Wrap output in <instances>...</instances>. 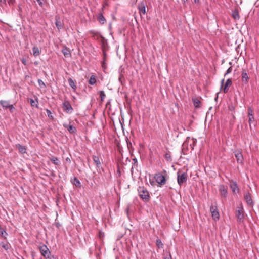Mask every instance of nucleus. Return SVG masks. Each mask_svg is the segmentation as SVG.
<instances>
[{
  "mask_svg": "<svg viewBox=\"0 0 259 259\" xmlns=\"http://www.w3.org/2000/svg\"><path fill=\"white\" fill-rule=\"evenodd\" d=\"M138 9L140 13H142L143 15H145L146 14L145 4L144 3H141L138 6Z\"/></svg>",
  "mask_w": 259,
  "mask_h": 259,
  "instance_id": "dca6fc26",
  "label": "nucleus"
},
{
  "mask_svg": "<svg viewBox=\"0 0 259 259\" xmlns=\"http://www.w3.org/2000/svg\"><path fill=\"white\" fill-rule=\"evenodd\" d=\"M37 101H34L33 99L30 100V104H31V106H32V107L36 106L37 107Z\"/></svg>",
  "mask_w": 259,
  "mask_h": 259,
  "instance_id": "473e14b6",
  "label": "nucleus"
},
{
  "mask_svg": "<svg viewBox=\"0 0 259 259\" xmlns=\"http://www.w3.org/2000/svg\"><path fill=\"white\" fill-rule=\"evenodd\" d=\"M219 191L221 194V195L224 197H226L228 195V191L226 186L223 185L219 186Z\"/></svg>",
  "mask_w": 259,
  "mask_h": 259,
  "instance_id": "1a4fd4ad",
  "label": "nucleus"
},
{
  "mask_svg": "<svg viewBox=\"0 0 259 259\" xmlns=\"http://www.w3.org/2000/svg\"><path fill=\"white\" fill-rule=\"evenodd\" d=\"M0 235L5 238H6V236L7 235V233L5 230L1 227H0Z\"/></svg>",
  "mask_w": 259,
  "mask_h": 259,
  "instance_id": "bb28decb",
  "label": "nucleus"
},
{
  "mask_svg": "<svg viewBox=\"0 0 259 259\" xmlns=\"http://www.w3.org/2000/svg\"><path fill=\"white\" fill-rule=\"evenodd\" d=\"M47 112L48 113L49 112V110L47 109Z\"/></svg>",
  "mask_w": 259,
  "mask_h": 259,
  "instance_id": "09e8293b",
  "label": "nucleus"
},
{
  "mask_svg": "<svg viewBox=\"0 0 259 259\" xmlns=\"http://www.w3.org/2000/svg\"><path fill=\"white\" fill-rule=\"evenodd\" d=\"M62 107L63 109V110L66 112L67 113H71L73 111V109L71 105L69 103V102L67 100H65L62 104Z\"/></svg>",
  "mask_w": 259,
  "mask_h": 259,
  "instance_id": "423d86ee",
  "label": "nucleus"
},
{
  "mask_svg": "<svg viewBox=\"0 0 259 259\" xmlns=\"http://www.w3.org/2000/svg\"><path fill=\"white\" fill-rule=\"evenodd\" d=\"M235 157L236 158L237 162L242 163L243 162V158L241 152H240L239 151H235Z\"/></svg>",
  "mask_w": 259,
  "mask_h": 259,
  "instance_id": "ddd939ff",
  "label": "nucleus"
},
{
  "mask_svg": "<svg viewBox=\"0 0 259 259\" xmlns=\"http://www.w3.org/2000/svg\"><path fill=\"white\" fill-rule=\"evenodd\" d=\"M156 245L159 248H162L163 246V243H162L161 241L159 239L156 240Z\"/></svg>",
  "mask_w": 259,
  "mask_h": 259,
  "instance_id": "7c9ffc66",
  "label": "nucleus"
},
{
  "mask_svg": "<svg viewBox=\"0 0 259 259\" xmlns=\"http://www.w3.org/2000/svg\"><path fill=\"white\" fill-rule=\"evenodd\" d=\"M16 147L18 149L19 152L21 153L24 154L26 153V148L25 146L21 144H17L16 145Z\"/></svg>",
  "mask_w": 259,
  "mask_h": 259,
  "instance_id": "f3484780",
  "label": "nucleus"
},
{
  "mask_svg": "<svg viewBox=\"0 0 259 259\" xmlns=\"http://www.w3.org/2000/svg\"><path fill=\"white\" fill-rule=\"evenodd\" d=\"M73 183L77 187H81L80 182L79 180L76 177L74 178Z\"/></svg>",
  "mask_w": 259,
  "mask_h": 259,
  "instance_id": "a878e982",
  "label": "nucleus"
},
{
  "mask_svg": "<svg viewBox=\"0 0 259 259\" xmlns=\"http://www.w3.org/2000/svg\"><path fill=\"white\" fill-rule=\"evenodd\" d=\"M166 259H171V256H170V257H169L168 258H166Z\"/></svg>",
  "mask_w": 259,
  "mask_h": 259,
  "instance_id": "de8ad7c7",
  "label": "nucleus"
},
{
  "mask_svg": "<svg viewBox=\"0 0 259 259\" xmlns=\"http://www.w3.org/2000/svg\"><path fill=\"white\" fill-rule=\"evenodd\" d=\"M248 117H249L248 122H249V124H250L254 121V116L251 115Z\"/></svg>",
  "mask_w": 259,
  "mask_h": 259,
  "instance_id": "72a5a7b5",
  "label": "nucleus"
},
{
  "mask_svg": "<svg viewBox=\"0 0 259 259\" xmlns=\"http://www.w3.org/2000/svg\"><path fill=\"white\" fill-rule=\"evenodd\" d=\"M164 157L167 161H171V157L169 153H166L164 155Z\"/></svg>",
  "mask_w": 259,
  "mask_h": 259,
  "instance_id": "2f4dec72",
  "label": "nucleus"
},
{
  "mask_svg": "<svg viewBox=\"0 0 259 259\" xmlns=\"http://www.w3.org/2000/svg\"><path fill=\"white\" fill-rule=\"evenodd\" d=\"M100 96L101 98V101L103 102L105 98V96H106L105 94L104 91H100Z\"/></svg>",
  "mask_w": 259,
  "mask_h": 259,
  "instance_id": "c756f323",
  "label": "nucleus"
},
{
  "mask_svg": "<svg viewBox=\"0 0 259 259\" xmlns=\"http://www.w3.org/2000/svg\"><path fill=\"white\" fill-rule=\"evenodd\" d=\"M156 182L160 186L164 185L166 183L165 176L160 172L155 174L154 176Z\"/></svg>",
  "mask_w": 259,
  "mask_h": 259,
  "instance_id": "7ed1b4c3",
  "label": "nucleus"
},
{
  "mask_svg": "<svg viewBox=\"0 0 259 259\" xmlns=\"http://www.w3.org/2000/svg\"><path fill=\"white\" fill-rule=\"evenodd\" d=\"M39 249H40V252L41 253V254L44 257H46L47 256V257H48V248L47 246L46 245L43 244L42 245H40Z\"/></svg>",
  "mask_w": 259,
  "mask_h": 259,
  "instance_id": "9d476101",
  "label": "nucleus"
},
{
  "mask_svg": "<svg viewBox=\"0 0 259 259\" xmlns=\"http://www.w3.org/2000/svg\"><path fill=\"white\" fill-rule=\"evenodd\" d=\"M55 23H56V25L57 27V28H58V29H60V28H62V23L60 21L58 20L57 19H56Z\"/></svg>",
  "mask_w": 259,
  "mask_h": 259,
  "instance_id": "c85d7f7f",
  "label": "nucleus"
},
{
  "mask_svg": "<svg viewBox=\"0 0 259 259\" xmlns=\"http://www.w3.org/2000/svg\"><path fill=\"white\" fill-rule=\"evenodd\" d=\"M92 158L94 162L97 167H99L101 165V163L100 162L99 157L98 156L93 155Z\"/></svg>",
  "mask_w": 259,
  "mask_h": 259,
  "instance_id": "2eb2a0df",
  "label": "nucleus"
},
{
  "mask_svg": "<svg viewBox=\"0 0 259 259\" xmlns=\"http://www.w3.org/2000/svg\"><path fill=\"white\" fill-rule=\"evenodd\" d=\"M232 16L235 20L239 19V15L237 10L235 9L232 13Z\"/></svg>",
  "mask_w": 259,
  "mask_h": 259,
  "instance_id": "5701e85b",
  "label": "nucleus"
},
{
  "mask_svg": "<svg viewBox=\"0 0 259 259\" xmlns=\"http://www.w3.org/2000/svg\"><path fill=\"white\" fill-rule=\"evenodd\" d=\"M1 2H5V0H0Z\"/></svg>",
  "mask_w": 259,
  "mask_h": 259,
  "instance_id": "49530a36",
  "label": "nucleus"
},
{
  "mask_svg": "<svg viewBox=\"0 0 259 259\" xmlns=\"http://www.w3.org/2000/svg\"><path fill=\"white\" fill-rule=\"evenodd\" d=\"M38 83H39V85L41 87L42 86H45V84L44 83V82L40 80H38Z\"/></svg>",
  "mask_w": 259,
  "mask_h": 259,
  "instance_id": "a19ab883",
  "label": "nucleus"
},
{
  "mask_svg": "<svg viewBox=\"0 0 259 259\" xmlns=\"http://www.w3.org/2000/svg\"><path fill=\"white\" fill-rule=\"evenodd\" d=\"M244 199L246 201L247 205L251 206L253 204V200L249 193H248L245 195Z\"/></svg>",
  "mask_w": 259,
  "mask_h": 259,
  "instance_id": "9b49d317",
  "label": "nucleus"
},
{
  "mask_svg": "<svg viewBox=\"0 0 259 259\" xmlns=\"http://www.w3.org/2000/svg\"><path fill=\"white\" fill-rule=\"evenodd\" d=\"M11 112H12L13 109H14V107L13 105H9L8 108Z\"/></svg>",
  "mask_w": 259,
  "mask_h": 259,
  "instance_id": "4c0bfd02",
  "label": "nucleus"
},
{
  "mask_svg": "<svg viewBox=\"0 0 259 259\" xmlns=\"http://www.w3.org/2000/svg\"><path fill=\"white\" fill-rule=\"evenodd\" d=\"M68 81L69 85L74 90V91H75L76 89V85L73 80L71 78H69L68 79Z\"/></svg>",
  "mask_w": 259,
  "mask_h": 259,
  "instance_id": "6ab92c4d",
  "label": "nucleus"
},
{
  "mask_svg": "<svg viewBox=\"0 0 259 259\" xmlns=\"http://www.w3.org/2000/svg\"><path fill=\"white\" fill-rule=\"evenodd\" d=\"M230 187L233 194H236L239 192V189L236 182L232 181V183L230 184Z\"/></svg>",
  "mask_w": 259,
  "mask_h": 259,
  "instance_id": "0eeeda50",
  "label": "nucleus"
},
{
  "mask_svg": "<svg viewBox=\"0 0 259 259\" xmlns=\"http://www.w3.org/2000/svg\"><path fill=\"white\" fill-rule=\"evenodd\" d=\"M51 160L56 165H58L60 164V161L57 158L55 157H53L51 158Z\"/></svg>",
  "mask_w": 259,
  "mask_h": 259,
  "instance_id": "cd10ccee",
  "label": "nucleus"
},
{
  "mask_svg": "<svg viewBox=\"0 0 259 259\" xmlns=\"http://www.w3.org/2000/svg\"><path fill=\"white\" fill-rule=\"evenodd\" d=\"M97 81L96 76L92 75L89 80V83L91 85H94L96 84Z\"/></svg>",
  "mask_w": 259,
  "mask_h": 259,
  "instance_id": "aec40b11",
  "label": "nucleus"
},
{
  "mask_svg": "<svg viewBox=\"0 0 259 259\" xmlns=\"http://www.w3.org/2000/svg\"><path fill=\"white\" fill-rule=\"evenodd\" d=\"M15 0H8V3L11 5V4H14L15 3Z\"/></svg>",
  "mask_w": 259,
  "mask_h": 259,
  "instance_id": "ea45409f",
  "label": "nucleus"
},
{
  "mask_svg": "<svg viewBox=\"0 0 259 259\" xmlns=\"http://www.w3.org/2000/svg\"><path fill=\"white\" fill-rule=\"evenodd\" d=\"M3 247L5 249H8V245H4L3 246Z\"/></svg>",
  "mask_w": 259,
  "mask_h": 259,
  "instance_id": "37998d69",
  "label": "nucleus"
},
{
  "mask_svg": "<svg viewBox=\"0 0 259 259\" xmlns=\"http://www.w3.org/2000/svg\"><path fill=\"white\" fill-rule=\"evenodd\" d=\"M104 235H104V232H102V231H100V232H99V237L100 238H103V237H104Z\"/></svg>",
  "mask_w": 259,
  "mask_h": 259,
  "instance_id": "c9c22d12",
  "label": "nucleus"
},
{
  "mask_svg": "<svg viewBox=\"0 0 259 259\" xmlns=\"http://www.w3.org/2000/svg\"><path fill=\"white\" fill-rule=\"evenodd\" d=\"M232 82L231 79L229 78L226 81L224 87V92L226 93L228 92L229 87L232 85Z\"/></svg>",
  "mask_w": 259,
  "mask_h": 259,
  "instance_id": "f8f14e48",
  "label": "nucleus"
},
{
  "mask_svg": "<svg viewBox=\"0 0 259 259\" xmlns=\"http://www.w3.org/2000/svg\"><path fill=\"white\" fill-rule=\"evenodd\" d=\"M33 51V55L34 56H37L40 54V51L38 48L34 47L32 49Z\"/></svg>",
  "mask_w": 259,
  "mask_h": 259,
  "instance_id": "b1692460",
  "label": "nucleus"
},
{
  "mask_svg": "<svg viewBox=\"0 0 259 259\" xmlns=\"http://www.w3.org/2000/svg\"><path fill=\"white\" fill-rule=\"evenodd\" d=\"M224 82V79H223L221 80V84H222V85H223Z\"/></svg>",
  "mask_w": 259,
  "mask_h": 259,
  "instance_id": "c03bdc74",
  "label": "nucleus"
},
{
  "mask_svg": "<svg viewBox=\"0 0 259 259\" xmlns=\"http://www.w3.org/2000/svg\"><path fill=\"white\" fill-rule=\"evenodd\" d=\"M193 104H194V106H195V107L198 108L200 107V101L198 99H197V98L193 99Z\"/></svg>",
  "mask_w": 259,
  "mask_h": 259,
  "instance_id": "393cba45",
  "label": "nucleus"
},
{
  "mask_svg": "<svg viewBox=\"0 0 259 259\" xmlns=\"http://www.w3.org/2000/svg\"><path fill=\"white\" fill-rule=\"evenodd\" d=\"M248 116H251V115H253V111L250 107H249L248 109Z\"/></svg>",
  "mask_w": 259,
  "mask_h": 259,
  "instance_id": "f704fd0d",
  "label": "nucleus"
},
{
  "mask_svg": "<svg viewBox=\"0 0 259 259\" xmlns=\"http://www.w3.org/2000/svg\"><path fill=\"white\" fill-rule=\"evenodd\" d=\"M62 52L65 57H68L71 56L69 50L66 47L62 49Z\"/></svg>",
  "mask_w": 259,
  "mask_h": 259,
  "instance_id": "a211bd4d",
  "label": "nucleus"
},
{
  "mask_svg": "<svg viewBox=\"0 0 259 259\" xmlns=\"http://www.w3.org/2000/svg\"><path fill=\"white\" fill-rule=\"evenodd\" d=\"M241 79L243 82L246 84L249 80V76L245 69H243L241 71Z\"/></svg>",
  "mask_w": 259,
  "mask_h": 259,
  "instance_id": "6e6552de",
  "label": "nucleus"
},
{
  "mask_svg": "<svg viewBox=\"0 0 259 259\" xmlns=\"http://www.w3.org/2000/svg\"><path fill=\"white\" fill-rule=\"evenodd\" d=\"M195 3H198L199 2V0H194Z\"/></svg>",
  "mask_w": 259,
  "mask_h": 259,
  "instance_id": "a18cd8bd",
  "label": "nucleus"
},
{
  "mask_svg": "<svg viewBox=\"0 0 259 259\" xmlns=\"http://www.w3.org/2000/svg\"><path fill=\"white\" fill-rule=\"evenodd\" d=\"M187 179V174L185 172L181 174L179 171L177 172V181L179 185H182L184 183L186 182Z\"/></svg>",
  "mask_w": 259,
  "mask_h": 259,
  "instance_id": "20e7f679",
  "label": "nucleus"
},
{
  "mask_svg": "<svg viewBox=\"0 0 259 259\" xmlns=\"http://www.w3.org/2000/svg\"><path fill=\"white\" fill-rule=\"evenodd\" d=\"M212 219L215 220H218L220 218V214L218 211L217 206L211 205L210 208Z\"/></svg>",
  "mask_w": 259,
  "mask_h": 259,
  "instance_id": "39448f33",
  "label": "nucleus"
},
{
  "mask_svg": "<svg viewBox=\"0 0 259 259\" xmlns=\"http://www.w3.org/2000/svg\"><path fill=\"white\" fill-rule=\"evenodd\" d=\"M21 61H22V63H23L24 65H26L27 64V60H26V59H25V58H22V59H21Z\"/></svg>",
  "mask_w": 259,
  "mask_h": 259,
  "instance_id": "58836bf2",
  "label": "nucleus"
},
{
  "mask_svg": "<svg viewBox=\"0 0 259 259\" xmlns=\"http://www.w3.org/2000/svg\"><path fill=\"white\" fill-rule=\"evenodd\" d=\"M98 19L99 21L102 24H103L106 22V19L104 17L103 15L101 13L99 14Z\"/></svg>",
  "mask_w": 259,
  "mask_h": 259,
  "instance_id": "4be33fe9",
  "label": "nucleus"
},
{
  "mask_svg": "<svg viewBox=\"0 0 259 259\" xmlns=\"http://www.w3.org/2000/svg\"><path fill=\"white\" fill-rule=\"evenodd\" d=\"M138 192L139 197L143 201L147 202L150 199V194L147 188L144 186H139L138 188Z\"/></svg>",
  "mask_w": 259,
  "mask_h": 259,
  "instance_id": "f03ea898",
  "label": "nucleus"
},
{
  "mask_svg": "<svg viewBox=\"0 0 259 259\" xmlns=\"http://www.w3.org/2000/svg\"><path fill=\"white\" fill-rule=\"evenodd\" d=\"M0 104L2 107L5 109H7L10 105L8 101L5 100H1Z\"/></svg>",
  "mask_w": 259,
  "mask_h": 259,
  "instance_id": "412c9836",
  "label": "nucleus"
},
{
  "mask_svg": "<svg viewBox=\"0 0 259 259\" xmlns=\"http://www.w3.org/2000/svg\"><path fill=\"white\" fill-rule=\"evenodd\" d=\"M231 71H232V67H229V68L227 69V70L226 72V73H225V76H226V75H227L228 74H229V73H231Z\"/></svg>",
  "mask_w": 259,
  "mask_h": 259,
  "instance_id": "e433bc0d",
  "label": "nucleus"
},
{
  "mask_svg": "<svg viewBox=\"0 0 259 259\" xmlns=\"http://www.w3.org/2000/svg\"><path fill=\"white\" fill-rule=\"evenodd\" d=\"M245 212L243 205L240 203L236 207L235 211V215L237 219V222L238 223H241L244 222L245 215Z\"/></svg>",
  "mask_w": 259,
  "mask_h": 259,
  "instance_id": "f257e3e1",
  "label": "nucleus"
},
{
  "mask_svg": "<svg viewBox=\"0 0 259 259\" xmlns=\"http://www.w3.org/2000/svg\"><path fill=\"white\" fill-rule=\"evenodd\" d=\"M64 126L66 128L68 132L71 134L75 133L76 132V128L75 127L72 125L64 124Z\"/></svg>",
  "mask_w": 259,
  "mask_h": 259,
  "instance_id": "4468645a",
  "label": "nucleus"
},
{
  "mask_svg": "<svg viewBox=\"0 0 259 259\" xmlns=\"http://www.w3.org/2000/svg\"><path fill=\"white\" fill-rule=\"evenodd\" d=\"M37 2L41 6L42 5V0H37Z\"/></svg>",
  "mask_w": 259,
  "mask_h": 259,
  "instance_id": "79ce46f5",
  "label": "nucleus"
}]
</instances>
